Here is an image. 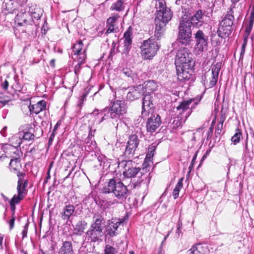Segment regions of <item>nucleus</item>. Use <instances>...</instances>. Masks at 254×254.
I'll list each match as a JSON object with an SVG mask.
<instances>
[{
  "label": "nucleus",
  "instance_id": "f257e3e1",
  "mask_svg": "<svg viewBox=\"0 0 254 254\" xmlns=\"http://www.w3.org/2000/svg\"><path fill=\"white\" fill-rule=\"evenodd\" d=\"M104 218L99 213L94 214L92 222L86 233L88 240L93 242H100L102 241L104 235L103 221Z\"/></svg>",
  "mask_w": 254,
  "mask_h": 254
},
{
  "label": "nucleus",
  "instance_id": "f03ea898",
  "mask_svg": "<svg viewBox=\"0 0 254 254\" xmlns=\"http://www.w3.org/2000/svg\"><path fill=\"white\" fill-rule=\"evenodd\" d=\"M101 190L103 193L111 194L112 196L122 200L126 198L128 191L122 182H117L114 179H109L108 182L105 183Z\"/></svg>",
  "mask_w": 254,
  "mask_h": 254
},
{
  "label": "nucleus",
  "instance_id": "7ed1b4c3",
  "mask_svg": "<svg viewBox=\"0 0 254 254\" xmlns=\"http://www.w3.org/2000/svg\"><path fill=\"white\" fill-rule=\"evenodd\" d=\"M127 106L124 101L117 100L113 103L111 107H106L101 111V113L104 115L101 122L108 119H114L117 122L120 120L121 117L127 113Z\"/></svg>",
  "mask_w": 254,
  "mask_h": 254
},
{
  "label": "nucleus",
  "instance_id": "20e7f679",
  "mask_svg": "<svg viewBox=\"0 0 254 254\" xmlns=\"http://www.w3.org/2000/svg\"><path fill=\"white\" fill-rule=\"evenodd\" d=\"M191 22L187 17H183L178 27L177 40L183 45H189L192 41Z\"/></svg>",
  "mask_w": 254,
  "mask_h": 254
},
{
  "label": "nucleus",
  "instance_id": "39448f33",
  "mask_svg": "<svg viewBox=\"0 0 254 254\" xmlns=\"http://www.w3.org/2000/svg\"><path fill=\"white\" fill-rule=\"evenodd\" d=\"M159 40L152 36L142 42L141 54L145 59H151L156 55L160 47Z\"/></svg>",
  "mask_w": 254,
  "mask_h": 254
},
{
  "label": "nucleus",
  "instance_id": "423d86ee",
  "mask_svg": "<svg viewBox=\"0 0 254 254\" xmlns=\"http://www.w3.org/2000/svg\"><path fill=\"white\" fill-rule=\"evenodd\" d=\"M192 57V54L187 48H180L176 56V66L179 67L180 65H183L184 68H191L194 64Z\"/></svg>",
  "mask_w": 254,
  "mask_h": 254
},
{
  "label": "nucleus",
  "instance_id": "0eeeda50",
  "mask_svg": "<svg viewBox=\"0 0 254 254\" xmlns=\"http://www.w3.org/2000/svg\"><path fill=\"white\" fill-rule=\"evenodd\" d=\"M156 150L155 146H151L148 149L144 162L143 163V168L140 172L141 179L138 183L145 181V183H149L151 179L150 173L146 174L149 171V168L153 164L152 158Z\"/></svg>",
  "mask_w": 254,
  "mask_h": 254
},
{
  "label": "nucleus",
  "instance_id": "6e6552de",
  "mask_svg": "<svg viewBox=\"0 0 254 254\" xmlns=\"http://www.w3.org/2000/svg\"><path fill=\"white\" fill-rule=\"evenodd\" d=\"M221 66L219 63L215 64L211 69V73L206 72L202 76V80L205 88H210L216 84Z\"/></svg>",
  "mask_w": 254,
  "mask_h": 254
},
{
  "label": "nucleus",
  "instance_id": "1a4fd4ad",
  "mask_svg": "<svg viewBox=\"0 0 254 254\" xmlns=\"http://www.w3.org/2000/svg\"><path fill=\"white\" fill-rule=\"evenodd\" d=\"M234 16L232 13L228 14L220 23V26L217 31L218 36L223 38L228 36L231 31V26L233 24Z\"/></svg>",
  "mask_w": 254,
  "mask_h": 254
},
{
  "label": "nucleus",
  "instance_id": "9d476101",
  "mask_svg": "<svg viewBox=\"0 0 254 254\" xmlns=\"http://www.w3.org/2000/svg\"><path fill=\"white\" fill-rule=\"evenodd\" d=\"M43 130L39 126L34 125H26L24 129L23 139L25 140H33L34 137H39L42 135Z\"/></svg>",
  "mask_w": 254,
  "mask_h": 254
},
{
  "label": "nucleus",
  "instance_id": "9b49d317",
  "mask_svg": "<svg viewBox=\"0 0 254 254\" xmlns=\"http://www.w3.org/2000/svg\"><path fill=\"white\" fill-rule=\"evenodd\" d=\"M194 38L196 41L195 52L197 54H199L206 50L208 39L203 32L200 30L194 34Z\"/></svg>",
  "mask_w": 254,
  "mask_h": 254
},
{
  "label": "nucleus",
  "instance_id": "f8f14e48",
  "mask_svg": "<svg viewBox=\"0 0 254 254\" xmlns=\"http://www.w3.org/2000/svg\"><path fill=\"white\" fill-rule=\"evenodd\" d=\"M139 140L136 134H132L129 136L127 142L124 155L127 157L131 158L133 156L135 151L138 147Z\"/></svg>",
  "mask_w": 254,
  "mask_h": 254
},
{
  "label": "nucleus",
  "instance_id": "ddd939ff",
  "mask_svg": "<svg viewBox=\"0 0 254 254\" xmlns=\"http://www.w3.org/2000/svg\"><path fill=\"white\" fill-rule=\"evenodd\" d=\"M124 221L123 219L115 218L109 220L106 228L107 235L112 237L117 236L118 234V228Z\"/></svg>",
  "mask_w": 254,
  "mask_h": 254
},
{
  "label": "nucleus",
  "instance_id": "4468645a",
  "mask_svg": "<svg viewBox=\"0 0 254 254\" xmlns=\"http://www.w3.org/2000/svg\"><path fill=\"white\" fill-rule=\"evenodd\" d=\"M12 143L15 144L14 146L12 148V154L10 155L11 159L14 160H21V157L22 155V152L16 147H19L22 143V139L20 136H15L12 137Z\"/></svg>",
  "mask_w": 254,
  "mask_h": 254
},
{
  "label": "nucleus",
  "instance_id": "2eb2a0df",
  "mask_svg": "<svg viewBox=\"0 0 254 254\" xmlns=\"http://www.w3.org/2000/svg\"><path fill=\"white\" fill-rule=\"evenodd\" d=\"M144 93V87L142 85L130 87L127 95V98L133 101L140 98Z\"/></svg>",
  "mask_w": 254,
  "mask_h": 254
},
{
  "label": "nucleus",
  "instance_id": "dca6fc26",
  "mask_svg": "<svg viewBox=\"0 0 254 254\" xmlns=\"http://www.w3.org/2000/svg\"><path fill=\"white\" fill-rule=\"evenodd\" d=\"M161 124V118L158 115H153L148 118L146 123L147 130L150 132H154Z\"/></svg>",
  "mask_w": 254,
  "mask_h": 254
},
{
  "label": "nucleus",
  "instance_id": "f3484780",
  "mask_svg": "<svg viewBox=\"0 0 254 254\" xmlns=\"http://www.w3.org/2000/svg\"><path fill=\"white\" fill-rule=\"evenodd\" d=\"M200 100V98H194L187 101H184L177 107V110L179 114H182L184 112L189 110L190 105L191 109L194 108V106H192V105H196Z\"/></svg>",
  "mask_w": 254,
  "mask_h": 254
},
{
  "label": "nucleus",
  "instance_id": "a211bd4d",
  "mask_svg": "<svg viewBox=\"0 0 254 254\" xmlns=\"http://www.w3.org/2000/svg\"><path fill=\"white\" fill-rule=\"evenodd\" d=\"M150 95L145 94L143 98L142 114L144 116H148L152 113L153 105Z\"/></svg>",
  "mask_w": 254,
  "mask_h": 254
},
{
  "label": "nucleus",
  "instance_id": "6ab92c4d",
  "mask_svg": "<svg viewBox=\"0 0 254 254\" xmlns=\"http://www.w3.org/2000/svg\"><path fill=\"white\" fill-rule=\"evenodd\" d=\"M155 28L154 35L153 37H155L158 40H160L163 33L165 30V26L167 23L161 21L158 18L155 19Z\"/></svg>",
  "mask_w": 254,
  "mask_h": 254
},
{
  "label": "nucleus",
  "instance_id": "aec40b11",
  "mask_svg": "<svg viewBox=\"0 0 254 254\" xmlns=\"http://www.w3.org/2000/svg\"><path fill=\"white\" fill-rule=\"evenodd\" d=\"M179 66V67L176 66L178 79L182 82L186 80H189L191 76V73H189V70L190 68H184L183 65Z\"/></svg>",
  "mask_w": 254,
  "mask_h": 254
},
{
  "label": "nucleus",
  "instance_id": "412c9836",
  "mask_svg": "<svg viewBox=\"0 0 254 254\" xmlns=\"http://www.w3.org/2000/svg\"><path fill=\"white\" fill-rule=\"evenodd\" d=\"M57 254H75L70 241H64L59 248Z\"/></svg>",
  "mask_w": 254,
  "mask_h": 254
},
{
  "label": "nucleus",
  "instance_id": "4be33fe9",
  "mask_svg": "<svg viewBox=\"0 0 254 254\" xmlns=\"http://www.w3.org/2000/svg\"><path fill=\"white\" fill-rule=\"evenodd\" d=\"M46 106V102L44 100H41L37 103L36 104L32 105H31V103L30 102L29 105L27 107L31 113H33L36 114H38L45 109Z\"/></svg>",
  "mask_w": 254,
  "mask_h": 254
},
{
  "label": "nucleus",
  "instance_id": "5701e85b",
  "mask_svg": "<svg viewBox=\"0 0 254 254\" xmlns=\"http://www.w3.org/2000/svg\"><path fill=\"white\" fill-rule=\"evenodd\" d=\"M172 16L171 10L168 8L162 11L158 10L156 18L167 23L171 19Z\"/></svg>",
  "mask_w": 254,
  "mask_h": 254
},
{
  "label": "nucleus",
  "instance_id": "b1692460",
  "mask_svg": "<svg viewBox=\"0 0 254 254\" xmlns=\"http://www.w3.org/2000/svg\"><path fill=\"white\" fill-rule=\"evenodd\" d=\"M16 173L18 179L17 190H26V188L28 185V181L26 179H24V177L26 176L25 173L20 171H18Z\"/></svg>",
  "mask_w": 254,
  "mask_h": 254
},
{
  "label": "nucleus",
  "instance_id": "393cba45",
  "mask_svg": "<svg viewBox=\"0 0 254 254\" xmlns=\"http://www.w3.org/2000/svg\"><path fill=\"white\" fill-rule=\"evenodd\" d=\"M132 28L131 26H129L124 35L125 52L129 50V47L132 43Z\"/></svg>",
  "mask_w": 254,
  "mask_h": 254
},
{
  "label": "nucleus",
  "instance_id": "a878e982",
  "mask_svg": "<svg viewBox=\"0 0 254 254\" xmlns=\"http://www.w3.org/2000/svg\"><path fill=\"white\" fill-rule=\"evenodd\" d=\"M144 91L146 94L150 95L157 89V85L153 80L147 81L144 82Z\"/></svg>",
  "mask_w": 254,
  "mask_h": 254
},
{
  "label": "nucleus",
  "instance_id": "bb28decb",
  "mask_svg": "<svg viewBox=\"0 0 254 254\" xmlns=\"http://www.w3.org/2000/svg\"><path fill=\"white\" fill-rule=\"evenodd\" d=\"M140 170L139 168L133 167L132 165V167H130L127 170L123 171V174L126 178H133L139 173Z\"/></svg>",
  "mask_w": 254,
  "mask_h": 254
},
{
  "label": "nucleus",
  "instance_id": "cd10ccee",
  "mask_svg": "<svg viewBox=\"0 0 254 254\" xmlns=\"http://www.w3.org/2000/svg\"><path fill=\"white\" fill-rule=\"evenodd\" d=\"M18 192L17 195H14L10 201V205H13V204H17L19 201L22 200L26 194V190H17Z\"/></svg>",
  "mask_w": 254,
  "mask_h": 254
},
{
  "label": "nucleus",
  "instance_id": "c85d7f7f",
  "mask_svg": "<svg viewBox=\"0 0 254 254\" xmlns=\"http://www.w3.org/2000/svg\"><path fill=\"white\" fill-rule=\"evenodd\" d=\"M87 223L85 221H79L74 228V234L81 235L87 226Z\"/></svg>",
  "mask_w": 254,
  "mask_h": 254
},
{
  "label": "nucleus",
  "instance_id": "c756f323",
  "mask_svg": "<svg viewBox=\"0 0 254 254\" xmlns=\"http://www.w3.org/2000/svg\"><path fill=\"white\" fill-rule=\"evenodd\" d=\"M75 207L73 205L65 206L64 209V213L62 214V218L64 220H68L73 213Z\"/></svg>",
  "mask_w": 254,
  "mask_h": 254
},
{
  "label": "nucleus",
  "instance_id": "7c9ffc66",
  "mask_svg": "<svg viewBox=\"0 0 254 254\" xmlns=\"http://www.w3.org/2000/svg\"><path fill=\"white\" fill-rule=\"evenodd\" d=\"M27 14L25 13H18L16 17L15 21L19 26H25L27 24Z\"/></svg>",
  "mask_w": 254,
  "mask_h": 254
},
{
  "label": "nucleus",
  "instance_id": "2f4dec72",
  "mask_svg": "<svg viewBox=\"0 0 254 254\" xmlns=\"http://www.w3.org/2000/svg\"><path fill=\"white\" fill-rule=\"evenodd\" d=\"M206 250V248H204L201 244H197L190 249L189 252V254H204Z\"/></svg>",
  "mask_w": 254,
  "mask_h": 254
},
{
  "label": "nucleus",
  "instance_id": "473e14b6",
  "mask_svg": "<svg viewBox=\"0 0 254 254\" xmlns=\"http://www.w3.org/2000/svg\"><path fill=\"white\" fill-rule=\"evenodd\" d=\"M124 1L123 0H117L114 2L110 7L111 10L117 11H123L125 8Z\"/></svg>",
  "mask_w": 254,
  "mask_h": 254
},
{
  "label": "nucleus",
  "instance_id": "72a5a7b5",
  "mask_svg": "<svg viewBox=\"0 0 254 254\" xmlns=\"http://www.w3.org/2000/svg\"><path fill=\"white\" fill-rule=\"evenodd\" d=\"M20 161L21 160H14L13 159H10L9 163V168L10 170L16 173L18 172V171H20V170L21 168Z\"/></svg>",
  "mask_w": 254,
  "mask_h": 254
},
{
  "label": "nucleus",
  "instance_id": "f704fd0d",
  "mask_svg": "<svg viewBox=\"0 0 254 254\" xmlns=\"http://www.w3.org/2000/svg\"><path fill=\"white\" fill-rule=\"evenodd\" d=\"M202 10H198L197 11L195 14L191 17V19H190V21L191 22V25L194 23L197 24V23L202 22Z\"/></svg>",
  "mask_w": 254,
  "mask_h": 254
},
{
  "label": "nucleus",
  "instance_id": "c9c22d12",
  "mask_svg": "<svg viewBox=\"0 0 254 254\" xmlns=\"http://www.w3.org/2000/svg\"><path fill=\"white\" fill-rule=\"evenodd\" d=\"M83 51H85V50L83 49V43L81 40L74 44L72 50L74 56H75L77 54L82 53Z\"/></svg>",
  "mask_w": 254,
  "mask_h": 254
},
{
  "label": "nucleus",
  "instance_id": "e433bc0d",
  "mask_svg": "<svg viewBox=\"0 0 254 254\" xmlns=\"http://www.w3.org/2000/svg\"><path fill=\"white\" fill-rule=\"evenodd\" d=\"M132 161L131 160H122L118 162L119 168H122L124 169V171H126L130 167H132Z\"/></svg>",
  "mask_w": 254,
  "mask_h": 254
},
{
  "label": "nucleus",
  "instance_id": "4c0bfd02",
  "mask_svg": "<svg viewBox=\"0 0 254 254\" xmlns=\"http://www.w3.org/2000/svg\"><path fill=\"white\" fill-rule=\"evenodd\" d=\"M242 138V131L240 129L237 128L235 133L231 138V141L233 142L234 144L236 145L240 142Z\"/></svg>",
  "mask_w": 254,
  "mask_h": 254
},
{
  "label": "nucleus",
  "instance_id": "58836bf2",
  "mask_svg": "<svg viewBox=\"0 0 254 254\" xmlns=\"http://www.w3.org/2000/svg\"><path fill=\"white\" fill-rule=\"evenodd\" d=\"M183 187V178L180 179L177 183L173 192L174 199L178 198L180 189Z\"/></svg>",
  "mask_w": 254,
  "mask_h": 254
},
{
  "label": "nucleus",
  "instance_id": "ea45409f",
  "mask_svg": "<svg viewBox=\"0 0 254 254\" xmlns=\"http://www.w3.org/2000/svg\"><path fill=\"white\" fill-rule=\"evenodd\" d=\"M74 56L75 57H73V58L75 60L76 59V61L78 63L83 64L86 57L85 51H83L82 53L77 54Z\"/></svg>",
  "mask_w": 254,
  "mask_h": 254
},
{
  "label": "nucleus",
  "instance_id": "a19ab883",
  "mask_svg": "<svg viewBox=\"0 0 254 254\" xmlns=\"http://www.w3.org/2000/svg\"><path fill=\"white\" fill-rule=\"evenodd\" d=\"M155 6L157 9V13L158 12V10H161V11L165 10V9L167 8L165 6V2L164 0H157L155 1Z\"/></svg>",
  "mask_w": 254,
  "mask_h": 254
},
{
  "label": "nucleus",
  "instance_id": "79ce46f5",
  "mask_svg": "<svg viewBox=\"0 0 254 254\" xmlns=\"http://www.w3.org/2000/svg\"><path fill=\"white\" fill-rule=\"evenodd\" d=\"M117 253L116 249L110 245H106L104 251V254H116Z\"/></svg>",
  "mask_w": 254,
  "mask_h": 254
},
{
  "label": "nucleus",
  "instance_id": "37998d69",
  "mask_svg": "<svg viewBox=\"0 0 254 254\" xmlns=\"http://www.w3.org/2000/svg\"><path fill=\"white\" fill-rule=\"evenodd\" d=\"M119 17V16L118 15V14H116L114 16L109 17L107 20L106 25H112L116 26V21Z\"/></svg>",
  "mask_w": 254,
  "mask_h": 254
},
{
  "label": "nucleus",
  "instance_id": "c03bdc74",
  "mask_svg": "<svg viewBox=\"0 0 254 254\" xmlns=\"http://www.w3.org/2000/svg\"><path fill=\"white\" fill-rule=\"evenodd\" d=\"M106 28L107 29L105 32L106 34L117 32L118 30L117 27L112 25H106Z\"/></svg>",
  "mask_w": 254,
  "mask_h": 254
},
{
  "label": "nucleus",
  "instance_id": "a18cd8bd",
  "mask_svg": "<svg viewBox=\"0 0 254 254\" xmlns=\"http://www.w3.org/2000/svg\"><path fill=\"white\" fill-rule=\"evenodd\" d=\"M224 122V119L221 118L220 120L219 123L217 124L216 129H215V133L220 134L221 132L222 129L223 128V123Z\"/></svg>",
  "mask_w": 254,
  "mask_h": 254
},
{
  "label": "nucleus",
  "instance_id": "49530a36",
  "mask_svg": "<svg viewBox=\"0 0 254 254\" xmlns=\"http://www.w3.org/2000/svg\"><path fill=\"white\" fill-rule=\"evenodd\" d=\"M122 73L125 76L128 77H131L132 79L134 76V74L133 73H132V71L127 68H124L122 70Z\"/></svg>",
  "mask_w": 254,
  "mask_h": 254
},
{
  "label": "nucleus",
  "instance_id": "de8ad7c7",
  "mask_svg": "<svg viewBox=\"0 0 254 254\" xmlns=\"http://www.w3.org/2000/svg\"><path fill=\"white\" fill-rule=\"evenodd\" d=\"M100 215L102 216L103 218L104 215L108 216V218H110V217L112 216V212L109 208L106 207L103 209L102 214Z\"/></svg>",
  "mask_w": 254,
  "mask_h": 254
},
{
  "label": "nucleus",
  "instance_id": "09e8293b",
  "mask_svg": "<svg viewBox=\"0 0 254 254\" xmlns=\"http://www.w3.org/2000/svg\"><path fill=\"white\" fill-rule=\"evenodd\" d=\"M82 64V63L77 62V64L75 65L74 72L76 74H78L79 73L81 68V65Z\"/></svg>",
  "mask_w": 254,
  "mask_h": 254
},
{
  "label": "nucleus",
  "instance_id": "8fccbe9b",
  "mask_svg": "<svg viewBox=\"0 0 254 254\" xmlns=\"http://www.w3.org/2000/svg\"><path fill=\"white\" fill-rule=\"evenodd\" d=\"M252 28H253V27L251 26H250V25H248L247 26V27L246 28L245 31L244 36H246V37H248V36H249V35L251 32Z\"/></svg>",
  "mask_w": 254,
  "mask_h": 254
},
{
  "label": "nucleus",
  "instance_id": "3c124183",
  "mask_svg": "<svg viewBox=\"0 0 254 254\" xmlns=\"http://www.w3.org/2000/svg\"><path fill=\"white\" fill-rule=\"evenodd\" d=\"M15 219V216L12 215V218L9 222L10 229H12L14 227Z\"/></svg>",
  "mask_w": 254,
  "mask_h": 254
},
{
  "label": "nucleus",
  "instance_id": "603ef678",
  "mask_svg": "<svg viewBox=\"0 0 254 254\" xmlns=\"http://www.w3.org/2000/svg\"><path fill=\"white\" fill-rule=\"evenodd\" d=\"M28 226V224L27 223L25 225L24 228L23 230L22 231V234L23 238H24V237H26V236H27Z\"/></svg>",
  "mask_w": 254,
  "mask_h": 254
},
{
  "label": "nucleus",
  "instance_id": "864d4df0",
  "mask_svg": "<svg viewBox=\"0 0 254 254\" xmlns=\"http://www.w3.org/2000/svg\"><path fill=\"white\" fill-rule=\"evenodd\" d=\"M8 82L7 80H5L2 83V87L4 90H6L8 87Z\"/></svg>",
  "mask_w": 254,
  "mask_h": 254
},
{
  "label": "nucleus",
  "instance_id": "5fc2aeb1",
  "mask_svg": "<svg viewBox=\"0 0 254 254\" xmlns=\"http://www.w3.org/2000/svg\"><path fill=\"white\" fill-rule=\"evenodd\" d=\"M245 52V49H243V48L242 47V48H241V53H240V60H239V63H240V61L243 60Z\"/></svg>",
  "mask_w": 254,
  "mask_h": 254
},
{
  "label": "nucleus",
  "instance_id": "6e6d98bb",
  "mask_svg": "<svg viewBox=\"0 0 254 254\" xmlns=\"http://www.w3.org/2000/svg\"><path fill=\"white\" fill-rule=\"evenodd\" d=\"M32 14H33V16L34 18L38 19L40 18L42 13H37V14L36 12H33L32 13Z\"/></svg>",
  "mask_w": 254,
  "mask_h": 254
},
{
  "label": "nucleus",
  "instance_id": "4d7b16f0",
  "mask_svg": "<svg viewBox=\"0 0 254 254\" xmlns=\"http://www.w3.org/2000/svg\"><path fill=\"white\" fill-rule=\"evenodd\" d=\"M248 38V37L244 36V43H243V44L242 45V46L243 49H245L246 48V46L247 43Z\"/></svg>",
  "mask_w": 254,
  "mask_h": 254
},
{
  "label": "nucleus",
  "instance_id": "13d9d810",
  "mask_svg": "<svg viewBox=\"0 0 254 254\" xmlns=\"http://www.w3.org/2000/svg\"><path fill=\"white\" fill-rule=\"evenodd\" d=\"M196 157H197V153H195V154L194 155L193 157V158L191 160V166H193L194 164L195 163V160L196 159Z\"/></svg>",
  "mask_w": 254,
  "mask_h": 254
},
{
  "label": "nucleus",
  "instance_id": "bf43d9fd",
  "mask_svg": "<svg viewBox=\"0 0 254 254\" xmlns=\"http://www.w3.org/2000/svg\"><path fill=\"white\" fill-rule=\"evenodd\" d=\"M60 122H58L56 124V125L54 127V129H53V131L54 132H55L57 129V128L59 127V126L60 125Z\"/></svg>",
  "mask_w": 254,
  "mask_h": 254
},
{
  "label": "nucleus",
  "instance_id": "052dcab7",
  "mask_svg": "<svg viewBox=\"0 0 254 254\" xmlns=\"http://www.w3.org/2000/svg\"><path fill=\"white\" fill-rule=\"evenodd\" d=\"M177 227H178L179 228H182V222L181 221L180 219H179L178 222Z\"/></svg>",
  "mask_w": 254,
  "mask_h": 254
},
{
  "label": "nucleus",
  "instance_id": "680f3d73",
  "mask_svg": "<svg viewBox=\"0 0 254 254\" xmlns=\"http://www.w3.org/2000/svg\"><path fill=\"white\" fill-rule=\"evenodd\" d=\"M245 153L246 154H247L248 153H249V149L248 147L247 142H246V143Z\"/></svg>",
  "mask_w": 254,
  "mask_h": 254
},
{
  "label": "nucleus",
  "instance_id": "e2e57ef3",
  "mask_svg": "<svg viewBox=\"0 0 254 254\" xmlns=\"http://www.w3.org/2000/svg\"><path fill=\"white\" fill-rule=\"evenodd\" d=\"M254 19L252 18H250V20L249 21V25L250 26H253V24H254Z\"/></svg>",
  "mask_w": 254,
  "mask_h": 254
},
{
  "label": "nucleus",
  "instance_id": "0e129e2a",
  "mask_svg": "<svg viewBox=\"0 0 254 254\" xmlns=\"http://www.w3.org/2000/svg\"><path fill=\"white\" fill-rule=\"evenodd\" d=\"M15 204H13V205H10L12 211H13V214H12L13 216H14V211H15Z\"/></svg>",
  "mask_w": 254,
  "mask_h": 254
},
{
  "label": "nucleus",
  "instance_id": "69168bd1",
  "mask_svg": "<svg viewBox=\"0 0 254 254\" xmlns=\"http://www.w3.org/2000/svg\"><path fill=\"white\" fill-rule=\"evenodd\" d=\"M181 229L182 228H179L178 227H177V229L176 230V233L178 235H179L181 233Z\"/></svg>",
  "mask_w": 254,
  "mask_h": 254
},
{
  "label": "nucleus",
  "instance_id": "338daca9",
  "mask_svg": "<svg viewBox=\"0 0 254 254\" xmlns=\"http://www.w3.org/2000/svg\"><path fill=\"white\" fill-rule=\"evenodd\" d=\"M175 3L177 5H180L182 3V0H176Z\"/></svg>",
  "mask_w": 254,
  "mask_h": 254
},
{
  "label": "nucleus",
  "instance_id": "774afa93",
  "mask_svg": "<svg viewBox=\"0 0 254 254\" xmlns=\"http://www.w3.org/2000/svg\"><path fill=\"white\" fill-rule=\"evenodd\" d=\"M54 136H55V132H54V131H53V132H52V134L51 135V136H50V140H52L53 139V138H54Z\"/></svg>",
  "mask_w": 254,
  "mask_h": 254
}]
</instances>
